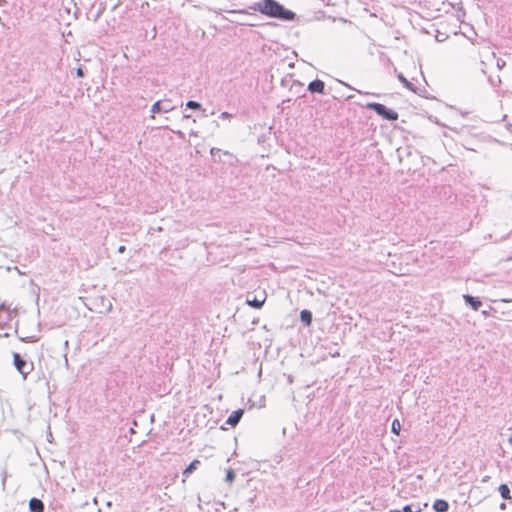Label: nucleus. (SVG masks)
Instances as JSON below:
<instances>
[{
    "mask_svg": "<svg viewBox=\"0 0 512 512\" xmlns=\"http://www.w3.org/2000/svg\"><path fill=\"white\" fill-rule=\"evenodd\" d=\"M250 9L281 21H293L296 19V14L293 11L285 8L276 0H260L250 6Z\"/></svg>",
    "mask_w": 512,
    "mask_h": 512,
    "instance_id": "f257e3e1",
    "label": "nucleus"
},
{
    "mask_svg": "<svg viewBox=\"0 0 512 512\" xmlns=\"http://www.w3.org/2000/svg\"><path fill=\"white\" fill-rule=\"evenodd\" d=\"M365 107L373 110L377 115L388 121H395L398 119V113L390 108H387L384 104L377 102H368Z\"/></svg>",
    "mask_w": 512,
    "mask_h": 512,
    "instance_id": "f03ea898",
    "label": "nucleus"
},
{
    "mask_svg": "<svg viewBox=\"0 0 512 512\" xmlns=\"http://www.w3.org/2000/svg\"><path fill=\"white\" fill-rule=\"evenodd\" d=\"M13 363L15 368L24 378L33 370V363H28L19 353H13Z\"/></svg>",
    "mask_w": 512,
    "mask_h": 512,
    "instance_id": "7ed1b4c3",
    "label": "nucleus"
},
{
    "mask_svg": "<svg viewBox=\"0 0 512 512\" xmlns=\"http://www.w3.org/2000/svg\"><path fill=\"white\" fill-rule=\"evenodd\" d=\"M16 314V310H11L10 307H6L5 304L0 305V326L5 327L8 325L14 315Z\"/></svg>",
    "mask_w": 512,
    "mask_h": 512,
    "instance_id": "20e7f679",
    "label": "nucleus"
},
{
    "mask_svg": "<svg viewBox=\"0 0 512 512\" xmlns=\"http://www.w3.org/2000/svg\"><path fill=\"white\" fill-rule=\"evenodd\" d=\"M173 109V106L171 105L170 101H156L152 107H151V117L154 118V114L155 113H160V112H169Z\"/></svg>",
    "mask_w": 512,
    "mask_h": 512,
    "instance_id": "39448f33",
    "label": "nucleus"
},
{
    "mask_svg": "<svg viewBox=\"0 0 512 512\" xmlns=\"http://www.w3.org/2000/svg\"><path fill=\"white\" fill-rule=\"evenodd\" d=\"M307 89L311 93L325 94V83L320 79H315L308 84Z\"/></svg>",
    "mask_w": 512,
    "mask_h": 512,
    "instance_id": "423d86ee",
    "label": "nucleus"
},
{
    "mask_svg": "<svg viewBox=\"0 0 512 512\" xmlns=\"http://www.w3.org/2000/svg\"><path fill=\"white\" fill-rule=\"evenodd\" d=\"M243 414H244L243 409H237V410L233 411L226 419V424L230 425L231 427H235L240 422Z\"/></svg>",
    "mask_w": 512,
    "mask_h": 512,
    "instance_id": "0eeeda50",
    "label": "nucleus"
},
{
    "mask_svg": "<svg viewBox=\"0 0 512 512\" xmlns=\"http://www.w3.org/2000/svg\"><path fill=\"white\" fill-rule=\"evenodd\" d=\"M463 299L466 305L470 306L475 311H477L482 306V302L478 297H474L469 294H464Z\"/></svg>",
    "mask_w": 512,
    "mask_h": 512,
    "instance_id": "6e6552de",
    "label": "nucleus"
},
{
    "mask_svg": "<svg viewBox=\"0 0 512 512\" xmlns=\"http://www.w3.org/2000/svg\"><path fill=\"white\" fill-rule=\"evenodd\" d=\"M29 509L31 512H44L45 506L42 500L33 497L29 501Z\"/></svg>",
    "mask_w": 512,
    "mask_h": 512,
    "instance_id": "1a4fd4ad",
    "label": "nucleus"
},
{
    "mask_svg": "<svg viewBox=\"0 0 512 512\" xmlns=\"http://www.w3.org/2000/svg\"><path fill=\"white\" fill-rule=\"evenodd\" d=\"M263 295L264 296L261 299L256 296H254L253 298H250V296L248 295L247 299H246V303L253 308L260 309L266 300L265 293H263Z\"/></svg>",
    "mask_w": 512,
    "mask_h": 512,
    "instance_id": "9d476101",
    "label": "nucleus"
},
{
    "mask_svg": "<svg viewBox=\"0 0 512 512\" xmlns=\"http://www.w3.org/2000/svg\"><path fill=\"white\" fill-rule=\"evenodd\" d=\"M432 508L435 512H447L449 503L444 499H437L433 502Z\"/></svg>",
    "mask_w": 512,
    "mask_h": 512,
    "instance_id": "9b49d317",
    "label": "nucleus"
},
{
    "mask_svg": "<svg viewBox=\"0 0 512 512\" xmlns=\"http://www.w3.org/2000/svg\"><path fill=\"white\" fill-rule=\"evenodd\" d=\"M300 320L306 326L311 325L312 323V313L311 311L304 309L300 312Z\"/></svg>",
    "mask_w": 512,
    "mask_h": 512,
    "instance_id": "f8f14e48",
    "label": "nucleus"
},
{
    "mask_svg": "<svg viewBox=\"0 0 512 512\" xmlns=\"http://www.w3.org/2000/svg\"><path fill=\"white\" fill-rule=\"evenodd\" d=\"M498 491L504 500H512L511 491L507 484H501Z\"/></svg>",
    "mask_w": 512,
    "mask_h": 512,
    "instance_id": "ddd939ff",
    "label": "nucleus"
},
{
    "mask_svg": "<svg viewBox=\"0 0 512 512\" xmlns=\"http://www.w3.org/2000/svg\"><path fill=\"white\" fill-rule=\"evenodd\" d=\"M200 465V461L199 460H193L187 467L186 469L183 471V475L185 477H188L191 473H193L194 470L197 469V467Z\"/></svg>",
    "mask_w": 512,
    "mask_h": 512,
    "instance_id": "4468645a",
    "label": "nucleus"
},
{
    "mask_svg": "<svg viewBox=\"0 0 512 512\" xmlns=\"http://www.w3.org/2000/svg\"><path fill=\"white\" fill-rule=\"evenodd\" d=\"M421 511H422V507H421L420 503L408 504V505H405L402 509V512H421Z\"/></svg>",
    "mask_w": 512,
    "mask_h": 512,
    "instance_id": "2eb2a0df",
    "label": "nucleus"
},
{
    "mask_svg": "<svg viewBox=\"0 0 512 512\" xmlns=\"http://www.w3.org/2000/svg\"><path fill=\"white\" fill-rule=\"evenodd\" d=\"M397 78L399 79V81H400L401 83H403V84H404V86H405V87H407L409 90H411V91L415 92V87H414V85H413L411 82H409V81H408V80L403 76V74H402V73H399V74L397 75Z\"/></svg>",
    "mask_w": 512,
    "mask_h": 512,
    "instance_id": "dca6fc26",
    "label": "nucleus"
},
{
    "mask_svg": "<svg viewBox=\"0 0 512 512\" xmlns=\"http://www.w3.org/2000/svg\"><path fill=\"white\" fill-rule=\"evenodd\" d=\"M186 108L192 109V110H200L202 108V105L194 100H189L186 103Z\"/></svg>",
    "mask_w": 512,
    "mask_h": 512,
    "instance_id": "f3484780",
    "label": "nucleus"
},
{
    "mask_svg": "<svg viewBox=\"0 0 512 512\" xmlns=\"http://www.w3.org/2000/svg\"><path fill=\"white\" fill-rule=\"evenodd\" d=\"M235 479V472L232 469H229L226 473V481L231 483Z\"/></svg>",
    "mask_w": 512,
    "mask_h": 512,
    "instance_id": "a211bd4d",
    "label": "nucleus"
},
{
    "mask_svg": "<svg viewBox=\"0 0 512 512\" xmlns=\"http://www.w3.org/2000/svg\"><path fill=\"white\" fill-rule=\"evenodd\" d=\"M489 82L493 87H497L501 83V79L499 76L489 77Z\"/></svg>",
    "mask_w": 512,
    "mask_h": 512,
    "instance_id": "6ab92c4d",
    "label": "nucleus"
},
{
    "mask_svg": "<svg viewBox=\"0 0 512 512\" xmlns=\"http://www.w3.org/2000/svg\"><path fill=\"white\" fill-rule=\"evenodd\" d=\"M399 430H400V423H399V421H398V420H394V421L392 422V431H393L394 433L398 434Z\"/></svg>",
    "mask_w": 512,
    "mask_h": 512,
    "instance_id": "aec40b11",
    "label": "nucleus"
},
{
    "mask_svg": "<svg viewBox=\"0 0 512 512\" xmlns=\"http://www.w3.org/2000/svg\"><path fill=\"white\" fill-rule=\"evenodd\" d=\"M20 340L23 342H34V341H36V338L34 336L25 337V338L21 337Z\"/></svg>",
    "mask_w": 512,
    "mask_h": 512,
    "instance_id": "412c9836",
    "label": "nucleus"
},
{
    "mask_svg": "<svg viewBox=\"0 0 512 512\" xmlns=\"http://www.w3.org/2000/svg\"><path fill=\"white\" fill-rule=\"evenodd\" d=\"M219 118H221V119H230V118H232V114H230L228 112H222L220 114Z\"/></svg>",
    "mask_w": 512,
    "mask_h": 512,
    "instance_id": "4be33fe9",
    "label": "nucleus"
},
{
    "mask_svg": "<svg viewBox=\"0 0 512 512\" xmlns=\"http://www.w3.org/2000/svg\"><path fill=\"white\" fill-rule=\"evenodd\" d=\"M76 75H77V77H84V75H85L84 69L82 67H78L76 70Z\"/></svg>",
    "mask_w": 512,
    "mask_h": 512,
    "instance_id": "5701e85b",
    "label": "nucleus"
},
{
    "mask_svg": "<svg viewBox=\"0 0 512 512\" xmlns=\"http://www.w3.org/2000/svg\"><path fill=\"white\" fill-rule=\"evenodd\" d=\"M505 64H506V63H505V61H504L503 59H500V58H499V59H497V67H498L499 69H502V68L505 66Z\"/></svg>",
    "mask_w": 512,
    "mask_h": 512,
    "instance_id": "b1692460",
    "label": "nucleus"
},
{
    "mask_svg": "<svg viewBox=\"0 0 512 512\" xmlns=\"http://www.w3.org/2000/svg\"><path fill=\"white\" fill-rule=\"evenodd\" d=\"M220 152H221V150L219 148H212L210 150V153L212 156H215L217 153H220Z\"/></svg>",
    "mask_w": 512,
    "mask_h": 512,
    "instance_id": "393cba45",
    "label": "nucleus"
},
{
    "mask_svg": "<svg viewBox=\"0 0 512 512\" xmlns=\"http://www.w3.org/2000/svg\"><path fill=\"white\" fill-rule=\"evenodd\" d=\"M125 250H126L125 246H119V247H118V252H119V253H124V252H125Z\"/></svg>",
    "mask_w": 512,
    "mask_h": 512,
    "instance_id": "a878e982",
    "label": "nucleus"
},
{
    "mask_svg": "<svg viewBox=\"0 0 512 512\" xmlns=\"http://www.w3.org/2000/svg\"><path fill=\"white\" fill-rule=\"evenodd\" d=\"M231 13H247L245 10H233Z\"/></svg>",
    "mask_w": 512,
    "mask_h": 512,
    "instance_id": "bb28decb",
    "label": "nucleus"
},
{
    "mask_svg": "<svg viewBox=\"0 0 512 512\" xmlns=\"http://www.w3.org/2000/svg\"><path fill=\"white\" fill-rule=\"evenodd\" d=\"M508 443L510 446H512V436L508 438Z\"/></svg>",
    "mask_w": 512,
    "mask_h": 512,
    "instance_id": "cd10ccee",
    "label": "nucleus"
},
{
    "mask_svg": "<svg viewBox=\"0 0 512 512\" xmlns=\"http://www.w3.org/2000/svg\"><path fill=\"white\" fill-rule=\"evenodd\" d=\"M6 4V0H0V6Z\"/></svg>",
    "mask_w": 512,
    "mask_h": 512,
    "instance_id": "c85d7f7f",
    "label": "nucleus"
},
{
    "mask_svg": "<svg viewBox=\"0 0 512 512\" xmlns=\"http://www.w3.org/2000/svg\"><path fill=\"white\" fill-rule=\"evenodd\" d=\"M388 512H402L401 510H390Z\"/></svg>",
    "mask_w": 512,
    "mask_h": 512,
    "instance_id": "c756f323",
    "label": "nucleus"
}]
</instances>
